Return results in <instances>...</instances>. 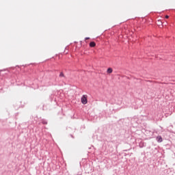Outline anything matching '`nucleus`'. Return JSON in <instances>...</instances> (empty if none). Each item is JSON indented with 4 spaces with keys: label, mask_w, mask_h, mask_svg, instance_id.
Returning <instances> with one entry per match:
<instances>
[{
    "label": "nucleus",
    "mask_w": 175,
    "mask_h": 175,
    "mask_svg": "<svg viewBox=\"0 0 175 175\" xmlns=\"http://www.w3.org/2000/svg\"><path fill=\"white\" fill-rule=\"evenodd\" d=\"M59 77H64V73L61 72L60 75H59Z\"/></svg>",
    "instance_id": "obj_5"
},
{
    "label": "nucleus",
    "mask_w": 175,
    "mask_h": 175,
    "mask_svg": "<svg viewBox=\"0 0 175 175\" xmlns=\"http://www.w3.org/2000/svg\"><path fill=\"white\" fill-rule=\"evenodd\" d=\"M165 18H169V16H165Z\"/></svg>",
    "instance_id": "obj_6"
},
{
    "label": "nucleus",
    "mask_w": 175,
    "mask_h": 175,
    "mask_svg": "<svg viewBox=\"0 0 175 175\" xmlns=\"http://www.w3.org/2000/svg\"><path fill=\"white\" fill-rule=\"evenodd\" d=\"M157 140L158 143H162V137L157 136Z\"/></svg>",
    "instance_id": "obj_2"
},
{
    "label": "nucleus",
    "mask_w": 175,
    "mask_h": 175,
    "mask_svg": "<svg viewBox=\"0 0 175 175\" xmlns=\"http://www.w3.org/2000/svg\"><path fill=\"white\" fill-rule=\"evenodd\" d=\"M85 39H86V40H88V39H90V38H86Z\"/></svg>",
    "instance_id": "obj_7"
},
{
    "label": "nucleus",
    "mask_w": 175,
    "mask_h": 175,
    "mask_svg": "<svg viewBox=\"0 0 175 175\" xmlns=\"http://www.w3.org/2000/svg\"><path fill=\"white\" fill-rule=\"evenodd\" d=\"M88 98V96L84 94L82 96L81 100V103L83 105H87L88 100H87V98Z\"/></svg>",
    "instance_id": "obj_1"
},
{
    "label": "nucleus",
    "mask_w": 175,
    "mask_h": 175,
    "mask_svg": "<svg viewBox=\"0 0 175 175\" xmlns=\"http://www.w3.org/2000/svg\"><path fill=\"white\" fill-rule=\"evenodd\" d=\"M107 73H109V74L113 73V68H109L107 69Z\"/></svg>",
    "instance_id": "obj_3"
},
{
    "label": "nucleus",
    "mask_w": 175,
    "mask_h": 175,
    "mask_svg": "<svg viewBox=\"0 0 175 175\" xmlns=\"http://www.w3.org/2000/svg\"><path fill=\"white\" fill-rule=\"evenodd\" d=\"M96 45V44H95L94 42H91L90 43V47H95Z\"/></svg>",
    "instance_id": "obj_4"
}]
</instances>
